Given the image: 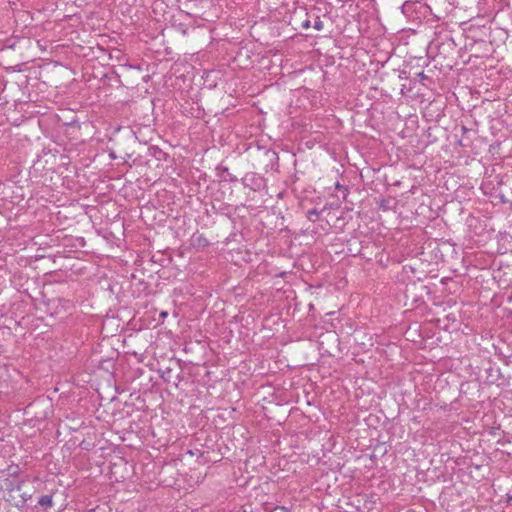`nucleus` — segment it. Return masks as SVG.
Wrapping results in <instances>:
<instances>
[{
  "mask_svg": "<svg viewBox=\"0 0 512 512\" xmlns=\"http://www.w3.org/2000/svg\"><path fill=\"white\" fill-rule=\"evenodd\" d=\"M21 485H22V481L21 482H17L16 484H14L12 481L6 479L4 481V487L6 490H9V491H14V490H17V491H20L21 490Z\"/></svg>",
  "mask_w": 512,
  "mask_h": 512,
  "instance_id": "1",
  "label": "nucleus"
},
{
  "mask_svg": "<svg viewBox=\"0 0 512 512\" xmlns=\"http://www.w3.org/2000/svg\"><path fill=\"white\" fill-rule=\"evenodd\" d=\"M38 504L44 508H49V507H52V496L50 495H43L42 497H40L39 501H38Z\"/></svg>",
  "mask_w": 512,
  "mask_h": 512,
  "instance_id": "2",
  "label": "nucleus"
},
{
  "mask_svg": "<svg viewBox=\"0 0 512 512\" xmlns=\"http://www.w3.org/2000/svg\"><path fill=\"white\" fill-rule=\"evenodd\" d=\"M313 27L314 29L318 30V31H321L324 27V24L323 22L319 19V17L316 18L314 24H313Z\"/></svg>",
  "mask_w": 512,
  "mask_h": 512,
  "instance_id": "3",
  "label": "nucleus"
},
{
  "mask_svg": "<svg viewBox=\"0 0 512 512\" xmlns=\"http://www.w3.org/2000/svg\"><path fill=\"white\" fill-rule=\"evenodd\" d=\"M302 27H303V28H308V27H310V21H309V20L304 21V22L302 23Z\"/></svg>",
  "mask_w": 512,
  "mask_h": 512,
  "instance_id": "4",
  "label": "nucleus"
},
{
  "mask_svg": "<svg viewBox=\"0 0 512 512\" xmlns=\"http://www.w3.org/2000/svg\"><path fill=\"white\" fill-rule=\"evenodd\" d=\"M160 316H161L162 318H166V317L168 316V312H166V311H162V312L160 313Z\"/></svg>",
  "mask_w": 512,
  "mask_h": 512,
  "instance_id": "5",
  "label": "nucleus"
},
{
  "mask_svg": "<svg viewBox=\"0 0 512 512\" xmlns=\"http://www.w3.org/2000/svg\"><path fill=\"white\" fill-rule=\"evenodd\" d=\"M425 75L423 73L420 74V78H424Z\"/></svg>",
  "mask_w": 512,
  "mask_h": 512,
  "instance_id": "6",
  "label": "nucleus"
}]
</instances>
